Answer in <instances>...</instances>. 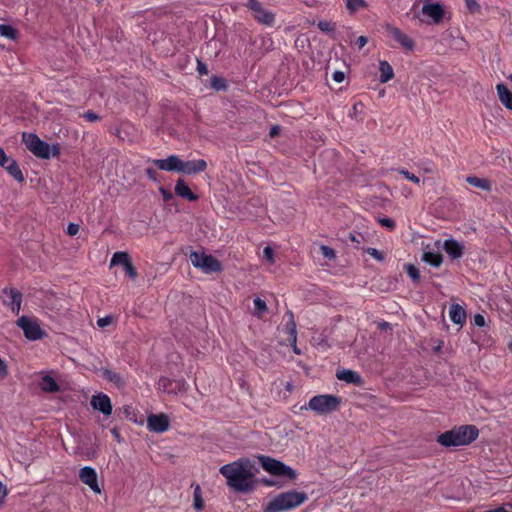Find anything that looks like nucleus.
<instances>
[{"instance_id": "nucleus-1", "label": "nucleus", "mask_w": 512, "mask_h": 512, "mask_svg": "<svg viewBox=\"0 0 512 512\" xmlns=\"http://www.w3.org/2000/svg\"><path fill=\"white\" fill-rule=\"evenodd\" d=\"M253 465L248 458H240L220 467L219 471L227 479V485L236 492L248 493L255 489Z\"/></svg>"}, {"instance_id": "nucleus-2", "label": "nucleus", "mask_w": 512, "mask_h": 512, "mask_svg": "<svg viewBox=\"0 0 512 512\" xmlns=\"http://www.w3.org/2000/svg\"><path fill=\"white\" fill-rule=\"evenodd\" d=\"M479 430L474 425H462L445 431L437 437V442L444 447L469 445L477 439Z\"/></svg>"}, {"instance_id": "nucleus-3", "label": "nucleus", "mask_w": 512, "mask_h": 512, "mask_svg": "<svg viewBox=\"0 0 512 512\" xmlns=\"http://www.w3.org/2000/svg\"><path fill=\"white\" fill-rule=\"evenodd\" d=\"M308 499L305 492H299L296 490H290L283 492L275 496L266 506L265 512H284L290 511Z\"/></svg>"}, {"instance_id": "nucleus-4", "label": "nucleus", "mask_w": 512, "mask_h": 512, "mask_svg": "<svg viewBox=\"0 0 512 512\" xmlns=\"http://www.w3.org/2000/svg\"><path fill=\"white\" fill-rule=\"evenodd\" d=\"M22 141L26 148L36 157L50 159L60 155V148L57 145L50 147L48 143L41 140L35 133L24 132Z\"/></svg>"}, {"instance_id": "nucleus-5", "label": "nucleus", "mask_w": 512, "mask_h": 512, "mask_svg": "<svg viewBox=\"0 0 512 512\" xmlns=\"http://www.w3.org/2000/svg\"><path fill=\"white\" fill-rule=\"evenodd\" d=\"M341 398L331 394H322L312 397L308 402V408L318 414H328L338 410Z\"/></svg>"}, {"instance_id": "nucleus-6", "label": "nucleus", "mask_w": 512, "mask_h": 512, "mask_svg": "<svg viewBox=\"0 0 512 512\" xmlns=\"http://www.w3.org/2000/svg\"><path fill=\"white\" fill-rule=\"evenodd\" d=\"M190 261L194 267L200 269L205 274L218 273L223 270V266L217 258L204 252L193 251L190 254Z\"/></svg>"}, {"instance_id": "nucleus-7", "label": "nucleus", "mask_w": 512, "mask_h": 512, "mask_svg": "<svg viewBox=\"0 0 512 512\" xmlns=\"http://www.w3.org/2000/svg\"><path fill=\"white\" fill-rule=\"evenodd\" d=\"M259 460L262 468L271 475L285 476L291 480H294L297 477L296 471L294 469L285 465L279 460L269 456H260Z\"/></svg>"}, {"instance_id": "nucleus-8", "label": "nucleus", "mask_w": 512, "mask_h": 512, "mask_svg": "<svg viewBox=\"0 0 512 512\" xmlns=\"http://www.w3.org/2000/svg\"><path fill=\"white\" fill-rule=\"evenodd\" d=\"M18 327L23 330L24 336L30 341L43 339L46 332L40 327L39 321L35 317L21 316L16 321Z\"/></svg>"}, {"instance_id": "nucleus-9", "label": "nucleus", "mask_w": 512, "mask_h": 512, "mask_svg": "<svg viewBox=\"0 0 512 512\" xmlns=\"http://www.w3.org/2000/svg\"><path fill=\"white\" fill-rule=\"evenodd\" d=\"M245 7L252 12L253 18L259 24L266 27H273L275 25V13L266 10L258 0H247Z\"/></svg>"}, {"instance_id": "nucleus-10", "label": "nucleus", "mask_w": 512, "mask_h": 512, "mask_svg": "<svg viewBox=\"0 0 512 512\" xmlns=\"http://www.w3.org/2000/svg\"><path fill=\"white\" fill-rule=\"evenodd\" d=\"M384 30L387 36L393 38L403 49L406 51L414 50L415 41L398 27L387 23L384 25Z\"/></svg>"}, {"instance_id": "nucleus-11", "label": "nucleus", "mask_w": 512, "mask_h": 512, "mask_svg": "<svg viewBox=\"0 0 512 512\" xmlns=\"http://www.w3.org/2000/svg\"><path fill=\"white\" fill-rule=\"evenodd\" d=\"M3 304L9 307L13 314L18 315L21 310L22 293L15 288L5 287L2 290Z\"/></svg>"}, {"instance_id": "nucleus-12", "label": "nucleus", "mask_w": 512, "mask_h": 512, "mask_svg": "<svg viewBox=\"0 0 512 512\" xmlns=\"http://www.w3.org/2000/svg\"><path fill=\"white\" fill-rule=\"evenodd\" d=\"M147 428L154 433H164L170 428V420L167 414H150L147 417Z\"/></svg>"}, {"instance_id": "nucleus-13", "label": "nucleus", "mask_w": 512, "mask_h": 512, "mask_svg": "<svg viewBox=\"0 0 512 512\" xmlns=\"http://www.w3.org/2000/svg\"><path fill=\"white\" fill-rule=\"evenodd\" d=\"M97 472L94 468L90 466H85L79 471V479L82 483L89 486V488L95 493H100V487L97 481Z\"/></svg>"}, {"instance_id": "nucleus-14", "label": "nucleus", "mask_w": 512, "mask_h": 512, "mask_svg": "<svg viewBox=\"0 0 512 512\" xmlns=\"http://www.w3.org/2000/svg\"><path fill=\"white\" fill-rule=\"evenodd\" d=\"M90 404L94 410H98L106 416L112 413L111 400L109 396L104 393L93 395Z\"/></svg>"}, {"instance_id": "nucleus-15", "label": "nucleus", "mask_w": 512, "mask_h": 512, "mask_svg": "<svg viewBox=\"0 0 512 512\" xmlns=\"http://www.w3.org/2000/svg\"><path fill=\"white\" fill-rule=\"evenodd\" d=\"M181 159L177 155H170L166 159H153L152 163L160 170L163 171H176L180 172Z\"/></svg>"}, {"instance_id": "nucleus-16", "label": "nucleus", "mask_w": 512, "mask_h": 512, "mask_svg": "<svg viewBox=\"0 0 512 512\" xmlns=\"http://www.w3.org/2000/svg\"><path fill=\"white\" fill-rule=\"evenodd\" d=\"M180 172L185 174H197L207 168V162L203 159L193 161H181Z\"/></svg>"}, {"instance_id": "nucleus-17", "label": "nucleus", "mask_w": 512, "mask_h": 512, "mask_svg": "<svg viewBox=\"0 0 512 512\" xmlns=\"http://www.w3.org/2000/svg\"><path fill=\"white\" fill-rule=\"evenodd\" d=\"M443 249L452 259L460 258L464 253V246L454 239L445 240Z\"/></svg>"}, {"instance_id": "nucleus-18", "label": "nucleus", "mask_w": 512, "mask_h": 512, "mask_svg": "<svg viewBox=\"0 0 512 512\" xmlns=\"http://www.w3.org/2000/svg\"><path fill=\"white\" fill-rule=\"evenodd\" d=\"M422 13L431 17L435 23H439L444 17L443 7L438 3L424 4L422 7Z\"/></svg>"}, {"instance_id": "nucleus-19", "label": "nucleus", "mask_w": 512, "mask_h": 512, "mask_svg": "<svg viewBox=\"0 0 512 512\" xmlns=\"http://www.w3.org/2000/svg\"><path fill=\"white\" fill-rule=\"evenodd\" d=\"M175 193L177 196L191 202L197 201L199 199L198 195L191 191L190 187L185 183L183 179L177 180L175 185Z\"/></svg>"}, {"instance_id": "nucleus-20", "label": "nucleus", "mask_w": 512, "mask_h": 512, "mask_svg": "<svg viewBox=\"0 0 512 512\" xmlns=\"http://www.w3.org/2000/svg\"><path fill=\"white\" fill-rule=\"evenodd\" d=\"M336 377L339 380L344 381L349 384H354L357 386H361L363 384V379L360 376V374H358L355 371L349 370V369H343V370L337 371Z\"/></svg>"}, {"instance_id": "nucleus-21", "label": "nucleus", "mask_w": 512, "mask_h": 512, "mask_svg": "<svg viewBox=\"0 0 512 512\" xmlns=\"http://www.w3.org/2000/svg\"><path fill=\"white\" fill-rule=\"evenodd\" d=\"M497 94L501 103L509 110L512 111V92L507 88L504 83H499L496 86Z\"/></svg>"}, {"instance_id": "nucleus-22", "label": "nucleus", "mask_w": 512, "mask_h": 512, "mask_svg": "<svg viewBox=\"0 0 512 512\" xmlns=\"http://www.w3.org/2000/svg\"><path fill=\"white\" fill-rule=\"evenodd\" d=\"M449 317L455 324H463L466 321V311L459 304H452L449 308Z\"/></svg>"}, {"instance_id": "nucleus-23", "label": "nucleus", "mask_w": 512, "mask_h": 512, "mask_svg": "<svg viewBox=\"0 0 512 512\" xmlns=\"http://www.w3.org/2000/svg\"><path fill=\"white\" fill-rule=\"evenodd\" d=\"M102 377L106 381H108L110 383H113L118 388L123 387L125 385V381L122 378V376L118 372H115L113 370L103 369L102 370Z\"/></svg>"}, {"instance_id": "nucleus-24", "label": "nucleus", "mask_w": 512, "mask_h": 512, "mask_svg": "<svg viewBox=\"0 0 512 512\" xmlns=\"http://www.w3.org/2000/svg\"><path fill=\"white\" fill-rule=\"evenodd\" d=\"M466 182L473 187L479 188L487 192H490L492 190L491 182L485 178H479L477 176H468L466 177Z\"/></svg>"}, {"instance_id": "nucleus-25", "label": "nucleus", "mask_w": 512, "mask_h": 512, "mask_svg": "<svg viewBox=\"0 0 512 512\" xmlns=\"http://www.w3.org/2000/svg\"><path fill=\"white\" fill-rule=\"evenodd\" d=\"M379 71H380V82L381 83H387L394 77V71H393L392 66L385 60L380 61Z\"/></svg>"}, {"instance_id": "nucleus-26", "label": "nucleus", "mask_w": 512, "mask_h": 512, "mask_svg": "<svg viewBox=\"0 0 512 512\" xmlns=\"http://www.w3.org/2000/svg\"><path fill=\"white\" fill-rule=\"evenodd\" d=\"M40 388L44 392H48V393H54V392H58L60 390L58 383L55 381V379L53 377H51L49 375H45L44 377H42L41 382H40Z\"/></svg>"}, {"instance_id": "nucleus-27", "label": "nucleus", "mask_w": 512, "mask_h": 512, "mask_svg": "<svg viewBox=\"0 0 512 512\" xmlns=\"http://www.w3.org/2000/svg\"><path fill=\"white\" fill-rule=\"evenodd\" d=\"M5 170L17 182H20V183L24 182V180H25L24 174H23L22 170L20 169L18 163L15 160L10 162L9 165L5 168Z\"/></svg>"}, {"instance_id": "nucleus-28", "label": "nucleus", "mask_w": 512, "mask_h": 512, "mask_svg": "<svg viewBox=\"0 0 512 512\" xmlns=\"http://www.w3.org/2000/svg\"><path fill=\"white\" fill-rule=\"evenodd\" d=\"M423 260L430 264L433 267H439L443 262V257L440 253L435 252H425L423 255Z\"/></svg>"}, {"instance_id": "nucleus-29", "label": "nucleus", "mask_w": 512, "mask_h": 512, "mask_svg": "<svg viewBox=\"0 0 512 512\" xmlns=\"http://www.w3.org/2000/svg\"><path fill=\"white\" fill-rule=\"evenodd\" d=\"M130 256L127 252H115L111 258V266L122 265L123 267L130 262Z\"/></svg>"}, {"instance_id": "nucleus-30", "label": "nucleus", "mask_w": 512, "mask_h": 512, "mask_svg": "<svg viewBox=\"0 0 512 512\" xmlns=\"http://www.w3.org/2000/svg\"><path fill=\"white\" fill-rule=\"evenodd\" d=\"M286 329H287V332H288V340L293 342V345H294V352L296 354H300V351L298 350L297 346H296V338H297V332H296V324L293 320V318L291 317V320L289 323H287L286 325Z\"/></svg>"}, {"instance_id": "nucleus-31", "label": "nucleus", "mask_w": 512, "mask_h": 512, "mask_svg": "<svg viewBox=\"0 0 512 512\" xmlns=\"http://www.w3.org/2000/svg\"><path fill=\"white\" fill-rule=\"evenodd\" d=\"M211 87L217 91H225L228 85L225 78L219 76H212Z\"/></svg>"}, {"instance_id": "nucleus-32", "label": "nucleus", "mask_w": 512, "mask_h": 512, "mask_svg": "<svg viewBox=\"0 0 512 512\" xmlns=\"http://www.w3.org/2000/svg\"><path fill=\"white\" fill-rule=\"evenodd\" d=\"M346 7L350 12H356L359 9L367 7L365 0H346Z\"/></svg>"}, {"instance_id": "nucleus-33", "label": "nucleus", "mask_w": 512, "mask_h": 512, "mask_svg": "<svg viewBox=\"0 0 512 512\" xmlns=\"http://www.w3.org/2000/svg\"><path fill=\"white\" fill-rule=\"evenodd\" d=\"M0 35L8 39H15L17 32L10 25L0 24Z\"/></svg>"}, {"instance_id": "nucleus-34", "label": "nucleus", "mask_w": 512, "mask_h": 512, "mask_svg": "<svg viewBox=\"0 0 512 512\" xmlns=\"http://www.w3.org/2000/svg\"><path fill=\"white\" fill-rule=\"evenodd\" d=\"M396 171L399 174H401L404 178H406L407 180H409L415 184L420 183V178L418 176L414 175L413 173L409 172L407 169L399 168Z\"/></svg>"}, {"instance_id": "nucleus-35", "label": "nucleus", "mask_w": 512, "mask_h": 512, "mask_svg": "<svg viewBox=\"0 0 512 512\" xmlns=\"http://www.w3.org/2000/svg\"><path fill=\"white\" fill-rule=\"evenodd\" d=\"M253 302H254V307H255V310H256V313L258 316H261L263 313H265L267 311L266 302L264 300H262L261 298L256 297Z\"/></svg>"}, {"instance_id": "nucleus-36", "label": "nucleus", "mask_w": 512, "mask_h": 512, "mask_svg": "<svg viewBox=\"0 0 512 512\" xmlns=\"http://www.w3.org/2000/svg\"><path fill=\"white\" fill-rule=\"evenodd\" d=\"M194 507L196 510H202L204 508V502L201 497V490L199 486L194 490Z\"/></svg>"}, {"instance_id": "nucleus-37", "label": "nucleus", "mask_w": 512, "mask_h": 512, "mask_svg": "<svg viewBox=\"0 0 512 512\" xmlns=\"http://www.w3.org/2000/svg\"><path fill=\"white\" fill-rule=\"evenodd\" d=\"M406 272L414 282H418L420 280V272L416 266L409 264L406 267Z\"/></svg>"}, {"instance_id": "nucleus-38", "label": "nucleus", "mask_w": 512, "mask_h": 512, "mask_svg": "<svg viewBox=\"0 0 512 512\" xmlns=\"http://www.w3.org/2000/svg\"><path fill=\"white\" fill-rule=\"evenodd\" d=\"M317 26L322 32L325 33H331L335 31V24L330 21H319Z\"/></svg>"}, {"instance_id": "nucleus-39", "label": "nucleus", "mask_w": 512, "mask_h": 512, "mask_svg": "<svg viewBox=\"0 0 512 512\" xmlns=\"http://www.w3.org/2000/svg\"><path fill=\"white\" fill-rule=\"evenodd\" d=\"M126 275L131 278L135 279L138 275L136 268L134 267L133 263L130 261L123 267Z\"/></svg>"}, {"instance_id": "nucleus-40", "label": "nucleus", "mask_w": 512, "mask_h": 512, "mask_svg": "<svg viewBox=\"0 0 512 512\" xmlns=\"http://www.w3.org/2000/svg\"><path fill=\"white\" fill-rule=\"evenodd\" d=\"M115 318L114 316L112 315H107L105 317H102V318H99L97 320V325L100 327V328H105L109 325H111L113 322H114Z\"/></svg>"}, {"instance_id": "nucleus-41", "label": "nucleus", "mask_w": 512, "mask_h": 512, "mask_svg": "<svg viewBox=\"0 0 512 512\" xmlns=\"http://www.w3.org/2000/svg\"><path fill=\"white\" fill-rule=\"evenodd\" d=\"M14 159L7 156L3 148H0V166L6 168Z\"/></svg>"}, {"instance_id": "nucleus-42", "label": "nucleus", "mask_w": 512, "mask_h": 512, "mask_svg": "<svg viewBox=\"0 0 512 512\" xmlns=\"http://www.w3.org/2000/svg\"><path fill=\"white\" fill-rule=\"evenodd\" d=\"M379 223L383 226L388 228L389 230H394L396 227V223L391 218H380Z\"/></svg>"}, {"instance_id": "nucleus-43", "label": "nucleus", "mask_w": 512, "mask_h": 512, "mask_svg": "<svg viewBox=\"0 0 512 512\" xmlns=\"http://www.w3.org/2000/svg\"><path fill=\"white\" fill-rule=\"evenodd\" d=\"M263 258L267 260L269 263L274 262V251L271 247L267 246L263 250Z\"/></svg>"}, {"instance_id": "nucleus-44", "label": "nucleus", "mask_w": 512, "mask_h": 512, "mask_svg": "<svg viewBox=\"0 0 512 512\" xmlns=\"http://www.w3.org/2000/svg\"><path fill=\"white\" fill-rule=\"evenodd\" d=\"M172 384V381L167 377H161L159 379V386L163 388L164 391L171 392L172 389H170V385Z\"/></svg>"}, {"instance_id": "nucleus-45", "label": "nucleus", "mask_w": 512, "mask_h": 512, "mask_svg": "<svg viewBox=\"0 0 512 512\" xmlns=\"http://www.w3.org/2000/svg\"><path fill=\"white\" fill-rule=\"evenodd\" d=\"M321 252L322 255L326 258L333 259L335 257V251L328 246L322 245Z\"/></svg>"}, {"instance_id": "nucleus-46", "label": "nucleus", "mask_w": 512, "mask_h": 512, "mask_svg": "<svg viewBox=\"0 0 512 512\" xmlns=\"http://www.w3.org/2000/svg\"><path fill=\"white\" fill-rule=\"evenodd\" d=\"M197 72L200 76H204L208 74V67L207 65L202 62L200 59H197Z\"/></svg>"}, {"instance_id": "nucleus-47", "label": "nucleus", "mask_w": 512, "mask_h": 512, "mask_svg": "<svg viewBox=\"0 0 512 512\" xmlns=\"http://www.w3.org/2000/svg\"><path fill=\"white\" fill-rule=\"evenodd\" d=\"M367 252L376 260L382 261L384 259L383 253L375 248H369Z\"/></svg>"}, {"instance_id": "nucleus-48", "label": "nucleus", "mask_w": 512, "mask_h": 512, "mask_svg": "<svg viewBox=\"0 0 512 512\" xmlns=\"http://www.w3.org/2000/svg\"><path fill=\"white\" fill-rule=\"evenodd\" d=\"M83 117L86 118L89 122H95L100 120V116L95 112L89 110L83 114Z\"/></svg>"}, {"instance_id": "nucleus-49", "label": "nucleus", "mask_w": 512, "mask_h": 512, "mask_svg": "<svg viewBox=\"0 0 512 512\" xmlns=\"http://www.w3.org/2000/svg\"><path fill=\"white\" fill-rule=\"evenodd\" d=\"M146 175L148 176V178L154 182H158L159 179H158V173L157 171L154 169V168H147L146 169Z\"/></svg>"}, {"instance_id": "nucleus-50", "label": "nucleus", "mask_w": 512, "mask_h": 512, "mask_svg": "<svg viewBox=\"0 0 512 512\" xmlns=\"http://www.w3.org/2000/svg\"><path fill=\"white\" fill-rule=\"evenodd\" d=\"M79 232V225L75 223H69L67 226V234L74 236Z\"/></svg>"}, {"instance_id": "nucleus-51", "label": "nucleus", "mask_w": 512, "mask_h": 512, "mask_svg": "<svg viewBox=\"0 0 512 512\" xmlns=\"http://www.w3.org/2000/svg\"><path fill=\"white\" fill-rule=\"evenodd\" d=\"M332 79H333L335 82H337V83H341V82H343V81H344V79H345V74H344V72L339 71V70L334 71V72L332 73Z\"/></svg>"}, {"instance_id": "nucleus-52", "label": "nucleus", "mask_w": 512, "mask_h": 512, "mask_svg": "<svg viewBox=\"0 0 512 512\" xmlns=\"http://www.w3.org/2000/svg\"><path fill=\"white\" fill-rule=\"evenodd\" d=\"M464 1H465L467 8L470 11H476L479 9V4H478L477 0H464Z\"/></svg>"}, {"instance_id": "nucleus-53", "label": "nucleus", "mask_w": 512, "mask_h": 512, "mask_svg": "<svg viewBox=\"0 0 512 512\" xmlns=\"http://www.w3.org/2000/svg\"><path fill=\"white\" fill-rule=\"evenodd\" d=\"M367 43L368 38L366 36H359L355 42L359 50H361Z\"/></svg>"}, {"instance_id": "nucleus-54", "label": "nucleus", "mask_w": 512, "mask_h": 512, "mask_svg": "<svg viewBox=\"0 0 512 512\" xmlns=\"http://www.w3.org/2000/svg\"><path fill=\"white\" fill-rule=\"evenodd\" d=\"M7 496V489H6V486L3 485L1 482H0V507L2 506V504L4 503V500Z\"/></svg>"}, {"instance_id": "nucleus-55", "label": "nucleus", "mask_w": 512, "mask_h": 512, "mask_svg": "<svg viewBox=\"0 0 512 512\" xmlns=\"http://www.w3.org/2000/svg\"><path fill=\"white\" fill-rule=\"evenodd\" d=\"M474 323L479 327H483L485 325V318L481 314H476L474 316Z\"/></svg>"}, {"instance_id": "nucleus-56", "label": "nucleus", "mask_w": 512, "mask_h": 512, "mask_svg": "<svg viewBox=\"0 0 512 512\" xmlns=\"http://www.w3.org/2000/svg\"><path fill=\"white\" fill-rule=\"evenodd\" d=\"M7 373H8L7 365H6L5 361L2 358H0V376L4 377L7 375Z\"/></svg>"}, {"instance_id": "nucleus-57", "label": "nucleus", "mask_w": 512, "mask_h": 512, "mask_svg": "<svg viewBox=\"0 0 512 512\" xmlns=\"http://www.w3.org/2000/svg\"><path fill=\"white\" fill-rule=\"evenodd\" d=\"M160 192L164 198V200H170L173 198V195L170 191L166 190L165 188H160Z\"/></svg>"}, {"instance_id": "nucleus-58", "label": "nucleus", "mask_w": 512, "mask_h": 512, "mask_svg": "<svg viewBox=\"0 0 512 512\" xmlns=\"http://www.w3.org/2000/svg\"><path fill=\"white\" fill-rule=\"evenodd\" d=\"M279 134V127L278 126H273L270 130V136L271 137H276L277 135Z\"/></svg>"}, {"instance_id": "nucleus-59", "label": "nucleus", "mask_w": 512, "mask_h": 512, "mask_svg": "<svg viewBox=\"0 0 512 512\" xmlns=\"http://www.w3.org/2000/svg\"><path fill=\"white\" fill-rule=\"evenodd\" d=\"M111 433L113 434V436L119 441L120 440V433L119 431L116 429V428H113L111 430Z\"/></svg>"}, {"instance_id": "nucleus-60", "label": "nucleus", "mask_w": 512, "mask_h": 512, "mask_svg": "<svg viewBox=\"0 0 512 512\" xmlns=\"http://www.w3.org/2000/svg\"><path fill=\"white\" fill-rule=\"evenodd\" d=\"M425 171H426V172H431V171H432V169H430V168H429V166H426Z\"/></svg>"}, {"instance_id": "nucleus-61", "label": "nucleus", "mask_w": 512, "mask_h": 512, "mask_svg": "<svg viewBox=\"0 0 512 512\" xmlns=\"http://www.w3.org/2000/svg\"><path fill=\"white\" fill-rule=\"evenodd\" d=\"M425 171H426V172H431V171H432V169H430V168H429V166H426Z\"/></svg>"}, {"instance_id": "nucleus-62", "label": "nucleus", "mask_w": 512, "mask_h": 512, "mask_svg": "<svg viewBox=\"0 0 512 512\" xmlns=\"http://www.w3.org/2000/svg\"><path fill=\"white\" fill-rule=\"evenodd\" d=\"M508 79L512 82V74L509 75Z\"/></svg>"}]
</instances>
